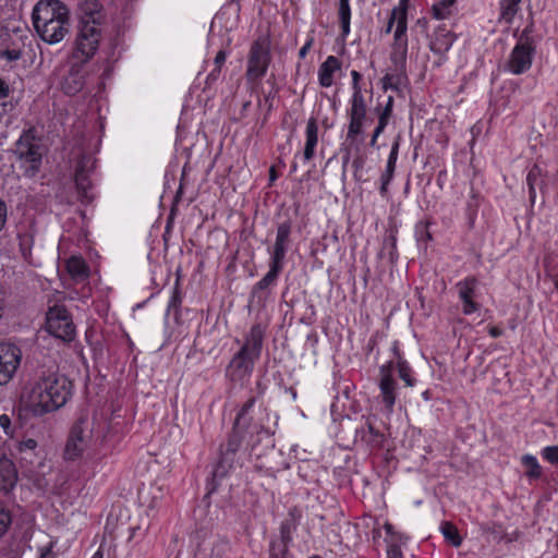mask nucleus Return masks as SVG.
I'll use <instances>...</instances> for the list:
<instances>
[{"instance_id":"obj_1","label":"nucleus","mask_w":558,"mask_h":558,"mask_svg":"<svg viewBox=\"0 0 558 558\" xmlns=\"http://www.w3.org/2000/svg\"><path fill=\"white\" fill-rule=\"evenodd\" d=\"M73 384L59 373L49 360L38 365L23 387L19 398V415L24 418L41 417L62 408L72 396Z\"/></svg>"},{"instance_id":"obj_2","label":"nucleus","mask_w":558,"mask_h":558,"mask_svg":"<svg viewBox=\"0 0 558 558\" xmlns=\"http://www.w3.org/2000/svg\"><path fill=\"white\" fill-rule=\"evenodd\" d=\"M36 33L48 44L60 43L70 31V10L60 0H39L32 12Z\"/></svg>"},{"instance_id":"obj_3","label":"nucleus","mask_w":558,"mask_h":558,"mask_svg":"<svg viewBox=\"0 0 558 558\" xmlns=\"http://www.w3.org/2000/svg\"><path fill=\"white\" fill-rule=\"evenodd\" d=\"M12 154L25 178L32 179L39 173L46 148L35 126L23 130L12 148Z\"/></svg>"},{"instance_id":"obj_4","label":"nucleus","mask_w":558,"mask_h":558,"mask_svg":"<svg viewBox=\"0 0 558 558\" xmlns=\"http://www.w3.org/2000/svg\"><path fill=\"white\" fill-rule=\"evenodd\" d=\"M531 33L532 25L526 26L522 31L517 45L513 47L508 60L505 62V71L514 75H520L531 69L536 50Z\"/></svg>"},{"instance_id":"obj_5","label":"nucleus","mask_w":558,"mask_h":558,"mask_svg":"<svg viewBox=\"0 0 558 558\" xmlns=\"http://www.w3.org/2000/svg\"><path fill=\"white\" fill-rule=\"evenodd\" d=\"M46 329L53 337L64 342L74 340L76 331L72 316L64 305L54 304L46 314Z\"/></svg>"},{"instance_id":"obj_6","label":"nucleus","mask_w":558,"mask_h":558,"mask_svg":"<svg viewBox=\"0 0 558 558\" xmlns=\"http://www.w3.org/2000/svg\"><path fill=\"white\" fill-rule=\"evenodd\" d=\"M100 39V26L78 23L73 60H78L80 63L88 62L97 52Z\"/></svg>"},{"instance_id":"obj_7","label":"nucleus","mask_w":558,"mask_h":558,"mask_svg":"<svg viewBox=\"0 0 558 558\" xmlns=\"http://www.w3.org/2000/svg\"><path fill=\"white\" fill-rule=\"evenodd\" d=\"M242 435L239 430H232L226 445L220 446V456L213 470V480L219 481L228 475L234 466L235 456L242 444Z\"/></svg>"},{"instance_id":"obj_8","label":"nucleus","mask_w":558,"mask_h":558,"mask_svg":"<svg viewBox=\"0 0 558 558\" xmlns=\"http://www.w3.org/2000/svg\"><path fill=\"white\" fill-rule=\"evenodd\" d=\"M90 439V430L86 418L77 420L71 428L69 439L64 449V457L68 460H75L87 448Z\"/></svg>"},{"instance_id":"obj_9","label":"nucleus","mask_w":558,"mask_h":558,"mask_svg":"<svg viewBox=\"0 0 558 558\" xmlns=\"http://www.w3.org/2000/svg\"><path fill=\"white\" fill-rule=\"evenodd\" d=\"M270 61L269 49L264 40H256L251 47L246 76L250 81L263 77Z\"/></svg>"},{"instance_id":"obj_10","label":"nucleus","mask_w":558,"mask_h":558,"mask_svg":"<svg viewBox=\"0 0 558 558\" xmlns=\"http://www.w3.org/2000/svg\"><path fill=\"white\" fill-rule=\"evenodd\" d=\"M22 352L11 343L0 344V385H7L20 366Z\"/></svg>"},{"instance_id":"obj_11","label":"nucleus","mask_w":558,"mask_h":558,"mask_svg":"<svg viewBox=\"0 0 558 558\" xmlns=\"http://www.w3.org/2000/svg\"><path fill=\"white\" fill-rule=\"evenodd\" d=\"M256 360L258 359L240 349L227 367V376L232 381L242 380L253 372Z\"/></svg>"},{"instance_id":"obj_12","label":"nucleus","mask_w":558,"mask_h":558,"mask_svg":"<svg viewBox=\"0 0 558 558\" xmlns=\"http://www.w3.org/2000/svg\"><path fill=\"white\" fill-rule=\"evenodd\" d=\"M104 22V7L98 0H82L78 3V23L101 26Z\"/></svg>"},{"instance_id":"obj_13","label":"nucleus","mask_w":558,"mask_h":558,"mask_svg":"<svg viewBox=\"0 0 558 558\" xmlns=\"http://www.w3.org/2000/svg\"><path fill=\"white\" fill-rule=\"evenodd\" d=\"M94 161L88 156H82L78 159L76 171H75V184L77 189V193L81 196L82 201L89 202L92 201V196L88 191L92 187V182L89 181L88 173L92 170Z\"/></svg>"},{"instance_id":"obj_14","label":"nucleus","mask_w":558,"mask_h":558,"mask_svg":"<svg viewBox=\"0 0 558 558\" xmlns=\"http://www.w3.org/2000/svg\"><path fill=\"white\" fill-rule=\"evenodd\" d=\"M392 362L387 363L380 367V383L379 388L383 397V402L387 411L390 413L393 410L396 402V381L391 376Z\"/></svg>"},{"instance_id":"obj_15","label":"nucleus","mask_w":558,"mask_h":558,"mask_svg":"<svg viewBox=\"0 0 558 558\" xmlns=\"http://www.w3.org/2000/svg\"><path fill=\"white\" fill-rule=\"evenodd\" d=\"M393 46L390 54V60L393 63V68L405 69L407 68V54H408V38L404 36L403 22L399 23V29L393 35Z\"/></svg>"},{"instance_id":"obj_16","label":"nucleus","mask_w":558,"mask_h":558,"mask_svg":"<svg viewBox=\"0 0 558 558\" xmlns=\"http://www.w3.org/2000/svg\"><path fill=\"white\" fill-rule=\"evenodd\" d=\"M291 229L292 223L290 220H287L278 226L276 241L270 259L283 264L286 253L290 244Z\"/></svg>"},{"instance_id":"obj_17","label":"nucleus","mask_w":558,"mask_h":558,"mask_svg":"<svg viewBox=\"0 0 558 558\" xmlns=\"http://www.w3.org/2000/svg\"><path fill=\"white\" fill-rule=\"evenodd\" d=\"M477 280L474 277H468L457 283L459 296L463 303L462 312L470 315L480 308V304L473 301Z\"/></svg>"},{"instance_id":"obj_18","label":"nucleus","mask_w":558,"mask_h":558,"mask_svg":"<svg viewBox=\"0 0 558 558\" xmlns=\"http://www.w3.org/2000/svg\"><path fill=\"white\" fill-rule=\"evenodd\" d=\"M83 64L78 60H75L71 65L68 75L64 77L62 83V89L68 95H76L81 92L85 85V72Z\"/></svg>"},{"instance_id":"obj_19","label":"nucleus","mask_w":558,"mask_h":558,"mask_svg":"<svg viewBox=\"0 0 558 558\" xmlns=\"http://www.w3.org/2000/svg\"><path fill=\"white\" fill-rule=\"evenodd\" d=\"M17 472L14 463L7 459H0V492L9 494L16 485Z\"/></svg>"},{"instance_id":"obj_20","label":"nucleus","mask_w":558,"mask_h":558,"mask_svg":"<svg viewBox=\"0 0 558 558\" xmlns=\"http://www.w3.org/2000/svg\"><path fill=\"white\" fill-rule=\"evenodd\" d=\"M264 335V328L259 324L253 325L241 349L253 357L259 359Z\"/></svg>"},{"instance_id":"obj_21","label":"nucleus","mask_w":558,"mask_h":558,"mask_svg":"<svg viewBox=\"0 0 558 558\" xmlns=\"http://www.w3.org/2000/svg\"><path fill=\"white\" fill-rule=\"evenodd\" d=\"M282 265L283 264L270 259L268 272L254 286L252 290L253 298L257 296L258 299H262L263 296H266V293L264 292L269 286L276 282L279 272L282 269Z\"/></svg>"},{"instance_id":"obj_22","label":"nucleus","mask_w":558,"mask_h":558,"mask_svg":"<svg viewBox=\"0 0 558 558\" xmlns=\"http://www.w3.org/2000/svg\"><path fill=\"white\" fill-rule=\"evenodd\" d=\"M454 40L456 35L452 32L445 27H438L434 32L429 48L433 52L442 54L451 48Z\"/></svg>"},{"instance_id":"obj_23","label":"nucleus","mask_w":558,"mask_h":558,"mask_svg":"<svg viewBox=\"0 0 558 558\" xmlns=\"http://www.w3.org/2000/svg\"><path fill=\"white\" fill-rule=\"evenodd\" d=\"M399 147H400V135H398L392 143V147H391V150H390V154L388 157L386 170L380 177V181H381L380 194L381 195L386 194L387 186L389 185L390 181L393 178L396 162H397L398 154H399Z\"/></svg>"},{"instance_id":"obj_24","label":"nucleus","mask_w":558,"mask_h":558,"mask_svg":"<svg viewBox=\"0 0 558 558\" xmlns=\"http://www.w3.org/2000/svg\"><path fill=\"white\" fill-rule=\"evenodd\" d=\"M340 61L335 56H329L318 69V81L323 87H330L333 82V74L340 70Z\"/></svg>"},{"instance_id":"obj_25","label":"nucleus","mask_w":558,"mask_h":558,"mask_svg":"<svg viewBox=\"0 0 558 558\" xmlns=\"http://www.w3.org/2000/svg\"><path fill=\"white\" fill-rule=\"evenodd\" d=\"M318 142V126L315 118H311L306 125V143L304 147L303 157L305 160H311L315 155V147Z\"/></svg>"},{"instance_id":"obj_26","label":"nucleus","mask_w":558,"mask_h":558,"mask_svg":"<svg viewBox=\"0 0 558 558\" xmlns=\"http://www.w3.org/2000/svg\"><path fill=\"white\" fill-rule=\"evenodd\" d=\"M405 2H407V0H401L400 5L397 8H393L390 11L388 23L385 28L386 34H389L391 32L395 23L397 24L395 32H397L399 29V23H401V21H402L403 25H404V36H407V5H405Z\"/></svg>"},{"instance_id":"obj_27","label":"nucleus","mask_w":558,"mask_h":558,"mask_svg":"<svg viewBox=\"0 0 558 558\" xmlns=\"http://www.w3.org/2000/svg\"><path fill=\"white\" fill-rule=\"evenodd\" d=\"M66 269L75 280H84L88 277V266L81 257H70L66 262Z\"/></svg>"},{"instance_id":"obj_28","label":"nucleus","mask_w":558,"mask_h":558,"mask_svg":"<svg viewBox=\"0 0 558 558\" xmlns=\"http://www.w3.org/2000/svg\"><path fill=\"white\" fill-rule=\"evenodd\" d=\"M526 183L529 186L530 201L534 203L536 197V189H542L544 184V180L542 178V169L537 165H534L530 169L526 177Z\"/></svg>"},{"instance_id":"obj_29","label":"nucleus","mask_w":558,"mask_h":558,"mask_svg":"<svg viewBox=\"0 0 558 558\" xmlns=\"http://www.w3.org/2000/svg\"><path fill=\"white\" fill-rule=\"evenodd\" d=\"M349 125L345 141L350 143V145L357 144V136L363 133V124L366 117H355L349 116Z\"/></svg>"},{"instance_id":"obj_30","label":"nucleus","mask_w":558,"mask_h":558,"mask_svg":"<svg viewBox=\"0 0 558 558\" xmlns=\"http://www.w3.org/2000/svg\"><path fill=\"white\" fill-rule=\"evenodd\" d=\"M338 16L341 26L342 37H347L350 33L351 8L350 0H339Z\"/></svg>"},{"instance_id":"obj_31","label":"nucleus","mask_w":558,"mask_h":558,"mask_svg":"<svg viewBox=\"0 0 558 558\" xmlns=\"http://www.w3.org/2000/svg\"><path fill=\"white\" fill-rule=\"evenodd\" d=\"M181 303H182V294H181V290H180V279L178 278L175 280L172 295L169 300L168 307H167V315H169L173 311L174 319L177 323H179V318H180Z\"/></svg>"},{"instance_id":"obj_32","label":"nucleus","mask_w":558,"mask_h":558,"mask_svg":"<svg viewBox=\"0 0 558 558\" xmlns=\"http://www.w3.org/2000/svg\"><path fill=\"white\" fill-rule=\"evenodd\" d=\"M456 0H437L430 9L433 17L445 20L451 15V7Z\"/></svg>"},{"instance_id":"obj_33","label":"nucleus","mask_w":558,"mask_h":558,"mask_svg":"<svg viewBox=\"0 0 558 558\" xmlns=\"http://www.w3.org/2000/svg\"><path fill=\"white\" fill-rule=\"evenodd\" d=\"M522 0H500V17L510 23L519 11Z\"/></svg>"},{"instance_id":"obj_34","label":"nucleus","mask_w":558,"mask_h":558,"mask_svg":"<svg viewBox=\"0 0 558 558\" xmlns=\"http://www.w3.org/2000/svg\"><path fill=\"white\" fill-rule=\"evenodd\" d=\"M522 464L525 466V475L529 478H539L542 475L541 466L534 456L525 454L521 459Z\"/></svg>"},{"instance_id":"obj_35","label":"nucleus","mask_w":558,"mask_h":558,"mask_svg":"<svg viewBox=\"0 0 558 558\" xmlns=\"http://www.w3.org/2000/svg\"><path fill=\"white\" fill-rule=\"evenodd\" d=\"M349 116L366 117V102L362 93H353Z\"/></svg>"},{"instance_id":"obj_36","label":"nucleus","mask_w":558,"mask_h":558,"mask_svg":"<svg viewBox=\"0 0 558 558\" xmlns=\"http://www.w3.org/2000/svg\"><path fill=\"white\" fill-rule=\"evenodd\" d=\"M441 533L452 546L459 547L461 545L462 538L459 535L458 529L452 523L444 522L441 524Z\"/></svg>"},{"instance_id":"obj_37","label":"nucleus","mask_w":558,"mask_h":558,"mask_svg":"<svg viewBox=\"0 0 558 558\" xmlns=\"http://www.w3.org/2000/svg\"><path fill=\"white\" fill-rule=\"evenodd\" d=\"M397 367L399 377L405 383V386H414L415 379L411 375V367L409 366L408 362L399 357Z\"/></svg>"},{"instance_id":"obj_38","label":"nucleus","mask_w":558,"mask_h":558,"mask_svg":"<svg viewBox=\"0 0 558 558\" xmlns=\"http://www.w3.org/2000/svg\"><path fill=\"white\" fill-rule=\"evenodd\" d=\"M255 402H256V397H251L243 404L242 409L240 410V412L238 413V415L235 417L233 430H238V427L240 426L242 421H243V425L248 424L250 420H245V417H246L248 411L254 407Z\"/></svg>"},{"instance_id":"obj_39","label":"nucleus","mask_w":558,"mask_h":558,"mask_svg":"<svg viewBox=\"0 0 558 558\" xmlns=\"http://www.w3.org/2000/svg\"><path fill=\"white\" fill-rule=\"evenodd\" d=\"M296 529L293 519L284 520L280 526V541L289 544L292 541V532Z\"/></svg>"},{"instance_id":"obj_40","label":"nucleus","mask_w":558,"mask_h":558,"mask_svg":"<svg viewBox=\"0 0 558 558\" xmlns=\"http://www.w3.org/2000/svg\"><path fill=\"white\" fill-rule=\"evenodd\" d=\"M288 544L281 541H272L269 546V558H286Z\"/></svg>"},{"instance_id":"obj_41","label":"nucleus","mask_w":558,"mask_h":558,"mask_svg":"<svg viewBox=\"0 0 558 558\" xmlns=\"http://www.w3.org/2000/svg\"><path fill=\"white\" fill-rule=\"evenodd\" d=\"M230 550L229 542L226 539H218L211 547L209 558H223Z\"/></svg>"},{"instance_id":"obj_42","label":"nucleus","mask_w":558,"mask_h":558,"mask_svg":"<svg viewBox=\"0 0 558 558\" xmlns=\"http://www.w3.org/2000/svg\"><path fill=\"white\" fill-rule=\"evenodd\" d=\"M12 523V515L9 509H7L0 502V538L7 533L9 526Z\"/></svg>"},{"instance_id":"obj_43","label":"nucleus","mask_w":558,"mask_h":558,"mask_svg":"<svg viewBox=\"0 0 558 558\" xmlns=\"http://www.w3.org/2000/svg\"><path fill=\"white\" fill-rule=\"evenodd\" d=\"M391 78H392V82H393V85L397 86L398 88L402 85H404V83L407 82V70L405 69H399V68H393L392 72L388 73Z\"/></svg>"},{"instance_id":"obj_44","label":"nucleus","mask_w":558,"mask_h":558,"mask_svg":"<svg viewBox=\"0 0 558 558\" xmlns=\"http://www.w3.org/2000/svg\"><path fill=\"white\" fill-rule=\"evenodd\" d=\"M227 58L223 50H219L215 57V69L210 72L209 78L216 80Z\"/></svg>"},{"instance_id":"obj_45","label":"nucleus","mask_w":558,"mask_h":558,"mask_svg":"<svg viewBox=\"0 0 558 558\" xmlns=\"http://www.w3.org/2000/svg\"><path fill=\"white\" fill-rule=\"evenodd\" d=\"M391 542H403L402 535H398L396 539H392ZM387 558H402V553L399 548V546L395 543H391L387 549Z\"/></svg>"},{"instance_id":"obj_46","label":"nucleus","mask_w":558,"mask_h":558,"mask_svg":"<svg viewBox=\"0 0 558 558\" xmlns=\"http://www.w3.org/2000/svg\"><path fill=\"white\" fill-rule=\"evenodd\" d=\"M0 58L8 61H16L22 58L21 49H4L0 50Z\"/></svg>"},{"instance_id":"obj_47","label":"nucleus","mask_w":558,"mask_h":558,"mask_svg":"<svg viewBox=\"0 0 558 558\" xmlns=\"http://www.w3.org/2000/svg\"><path fill=\"white\" fill-rule=\"evenodd\" d=\"M543 457L550 463H558V446H549L543 450Z\"/></svg>"},{"instance_id":"obj_48","label":"nucleus","mask_w":558,"mask_h":558,"mask_svg":"<svg viewBox=\"0 0 558 558\" xmlns=\"http://www.w3.org/2000/svg\"><path fill=\"white\" fill-rule=\"evenodd\" d=\"M392 105H393V98L391 96H389L385 108L383 109V111L379 114L378 120H383L384 122L388 123V121L392 114Z\"/></svg>"},{"instance_id":"obj_49","label":"nucleus","mask_w":558,"mask_h":558,"mask_svg":"<svg viewBox=\"0 0 558 558\" xmlns=\"http://www.w3.org/2000/svg\"><path fill=\"white\" fill-rule=\"evenodd\" d=\"M351 76L353 93H362V88L360 86V80L362 75L357 71L353 70L351 71Z\"/></svg>"},{"instance_id":"obj_50","label":"nucleus","mask_w":558,"mask_h":558,"mask_svg":"<svg viewBox=\"0 0 558 558\" xmlns=\"http://www.w3.org/2000/svg\"><path fill=\"white\" fill-rule=\"evenodd\" d=\"M37 447L35 439L28 438L20 444V451L34 450Z\"/></svg>"},{"instance_id":"obj_51","label":"nucleus","mask_w":558,"mask_h":558,"mask_svg":"<svg viewBox=\"0 0 558 558\" xmlns=\"http://www.w3.org/2000/svg\"><path fill=\"white\" fill-rule=\"evenodd\" d=\"M11 426V420L7 414L0 415V427L4 430V433L9 434V429Z\"/></svg>"},{"instance_id":"obj_52","label":"nucleus","mask_w":558,"mask_h":558,"mask_svg":"<svg viewBox=\"0 0 558 558\" xmlns=\"http://www.w3.org/2000/svg\"><path fill=\"white\" fill-rule=\"evenodd\" d=\"M383 88L385 90H387L388 88L399 89L397 86L393 85L392 78L388 73L383 77Z\"/></svg>"},{"instance_id":"obj_53","label":"nucleus","mask_w":558,"mask_h":558,"mask_svg":"<svg viewBox=\"0 0 558 558\" xmlns=\"http://www.w3.org/2000/svg\"><path fill=\"white\" fill-rule=\"evenodd\" d=\"M383 88L385 90H387L388 88L399 89L397 86L393 85L392 78L388 73L383 77Z\"/></svg>"},{"instance_id":"obj_54","label":"nucleus","mask_w":558,"mask_h":558,"mask_svg":"<svg viewBox=\"0 0 558 558\" xmlns=\"http://www.w3.org/2000/svg\"><path fill=\"white\" fill-rule=\"evenodd\" d=\"M10 95V87L7 82L0 77V98H7Z\"/></svg>"},{"instance_id":"obj_55","label":"nucleus","mask_w":558,"mask_h":558,"mask_svg":"<svg viewBox=\"0 0 558 558\" xmlns=\"http://www.w3.org/2000/svg\"><path fill=\"white\" fill-rule=\"evenodd\" d=\"M38 558H54V554L52 553L51 545L41 547L40 555Z\"/></svg>"},{"instance_id":"obj_56","label":"nucleus","mask_w":558,"mask_h":558,"mask_svg":"<svg viewBox=\"0 0 558 558\" xmlns=\"http://www.w3.org/2000/svg\"><path fill=\"white\" fill-rule=\"evenodd\" d=\"M312 45H313V38H311L310 40H307V41L305 43V45L300 49V51H299V57H300L301 59H304V58H305V56L307 54V52H308V50L311 49Z\"/></svg>"},{"instance_id":"obj_57","label":"nucleus","mask_w":558,"mask_h":558,"mask_svg":"<svg viewBox=\"0 0 558 558\" xmlns=\"http://www.w3.org/2000/svg\"><path fill=\"white\" fill-rule=\"evenodd\" d=\"M387 124H388L387 122H384L383 120H378V124L375 128L374 133H373V134H375V137H378L384 132Z\"/></svg>"},{"instance_id":"obj_58","label":"nucleus","mask_w":558,"mask_h":558,"mask_svg":"<svg viewBox=\"0 0 558 558\" xmlns=\"http://www.w3.org/2000/svg\"><path fill=\"white\" fill-rule=\"evenodd\" d=\"M488 333L493 337V338H498L502 335V330L497 327V326H492L489 327L488 329Z\"/></svg>"},{"instance_id":"obj_59","label":"nucleus","mask_w":558,"mask_h":558,"mask_svg":"<svg viewBox=\"0 0 558 558\" xmlns=\"http://www.w3.org/2000/svg\"><path fill=\"white\" fill-rule=\"evenodd\" d=\"M35 485H36L39 489H41V490H46V489L48 488L49 483H48V481H46L45 478H37V480L35 481Z\"/></svg>"},{"instance_id":"obj_60","label":"nucleus","mask_w":558,"mask_h":558,"mask_svg":"<svg viewBox=\"0 0 558 558\" xmlns=\"http://www.w3.org/2000/svg\"><path fill=\"white\" fill-rule=\"evenodd\" d=\"M276 178H277L276 170H275L274 167H271L270 170H269V179L272 182V181L276 180Z\"/></svg>"},{"instance_id":"obj_61","label":"nucleus","mask_w":558,"mask_h":558,"mask_svg":"<svg viewBox=\"0 0 558 558\" xmlns=\"http://www.w3.org/2000/svg\"><path fill=\"white\" fill-rule=\"evenodd\" d=\"M385 530L387 531L388 534L393 536V526L390 523L385 524Z\"/></svg>"},{"instance_id":"obj_62","label":"nucleus","mask_w":558,"mask_h":558,"mask_svg":"<svg viewBox=\"0 0 558 558\" xmlns=\"http://www.w3.org/2000/svg\"><path fill=\"white\" fill-rule=\"evenodd\" d=\"M377 138H378V137H375V134H373V135H372L371 142H369V145H371L372 147H375V146H376Z\"/></svg>"},{"instance_id":"obj_63","label":"nucleus","mask_w":558,"mask_h":558,"mask_svg":"<svg viewBox=\"0 0 558 558\" xmlns=\"http://www.w3.org/2000/svg\"><path fill=\"white\" fill-rule=\"evenodd\" d=\"M93 558H102V554L100 551H97Z\"/></svg>"},{"instance_id":"obj_64","label":"nucleus","mask_w":558,"mask_h":558,"mask_svg":"<svg viewBox=\"0 0 558 558\" xmlns=\"http://www.w3.org/2000/svg\"><path fill=\"white\" fill-rule=\"evenodd\" d=\"M423 397L425 398V400H428L429 399V392L428 391L423 392Z\"/></svg>"}]
</instances>
